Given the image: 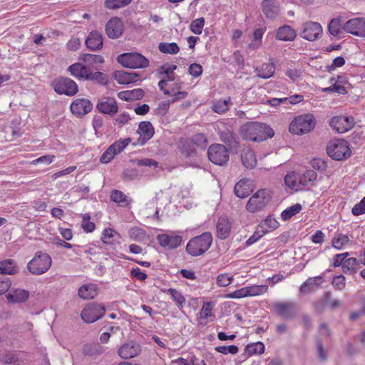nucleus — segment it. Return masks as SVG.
<instances>
[{
  "label": "nucleus",
  "mask_w": 365,
  "mask_h": 365,
  "mask_svg": "<svg viewBox=\"0 0 365 365\" xmlns=\"http://www.w3.org/2000/svg\"><path fill=\"white\" fill-rule=\"evenodd\" d=\"M240 135L245 140L260 142L273 137L274 132L264 123L248 122L241 127Z\"/></svg>",
  "instance_id": "obj_1"
},
{
  "label": "nucleus",
  "mask_w": 365,
  "mask_h": 365,
  "mask_svg": "<svg viewBox=\"0 0 365 365\" xmlns=\"http://www.w3.org/2000/svg\"><path fill=\"white\" fill-rule=\"evenodd\" d=\"M212 243V235L206 232L192 238L186 245V252L193 257L200 256L209 250Z\"/></svg>",
  "instance_id": "obj_2"
},
{
  "label": "nucleus",
  "mask_w": 365,
  "mask_h": 365,
  "mask_svg": "<svg viewBox=\"0 0 365 365\" xmlns=\"http://www.w3.org/2000/svg\"><path fill=\"white\" fill-rule=\"evenodd\" d=\"M51 264L52 259L50 255L38 251L27 264V269L31 274L40 275L46 272L51 268Z\"/></svg>",
  "instance_id": "obj_3"
},
{
  "label": "nucleus",
  "mask_w": 365,
  "mask_h": 365,
  "mask_svg": "<svg viewBox=\"0 0 365 365\" xmlns=\"http://www.w3.org/2000/svg\"><path fill=\"white\" fill-rule=\"evenodd\" d=\"M315 127L314 117L312 114H304L296 117L289 125V131L296 135L310 132Z\"/></svg>",
  "instance_id": "obj_4"
},
{
  "label": "nucleus",
  "mask_w": 365,
  "mask_h": 365,
  "mask_svg": "<svg viewBox=\"0 0 365 365\" xmlns=\"http://www.w3.org/2000/svg\"><path fill=\"white\" fill-rule=\"evenodd\" d=\"M327 152L329 156L335 160H344L351 155L348 142L344 140H334L329 142Z\"/></svg>",
  "instance_id": "obj_5"
},
{
  "label": "nucleus",
  "mask_w": 365,
  "mask_h": 365,
  "mask_svg": "<svg viewBox=\"0 0 365 365\" xmlns=\"http://www.w3.org/2000/svg\"><path fill=\"white\" fill-rule=\"evenodd\" d=\"M118 61L124 67L144 68L148 66L149 61L138 53H125L118 57Z\"/></svg>",
  "instance_id": "obj_6"
},
{
  "label": "nucleus",
  "mask_w": 365,
  "mask_h": 365,
  "mask_svg": "<svg viewBox=\"0 0 365 365\" xmlns=\"http://www.w3.org/2000/svg\"><path fill=\"white\" fill-rule=\"evenodd\" d=\"M270 200L269 191L265 189L259 190L250 198L246 208L251 212L262 210Z\"/></svg>",
  "instance_id": "obj_7"
},
{
  "label": "nucleus",
  "mask_w": 365,
  "mask_h": 365,
  "mask_svg": "<svg viewBox=\"0 0 365 365\" xmlns=\"http://www.w3.org/2000/svg\"><path fill=\"white\" fill-rule=\"evenodd\" d=\"M106 308L103 304L91 303L81 312V317L86 323H93L104 316Z\"/></svg>",
  "instance_id": "obj_8"
},
{
  "label": "nucleus",
  "mask_w": 365,
  "mask_h": 365,
  "mask_svg": "<svg viewBox=\"0 0 365 365\" xmlns=\"http://www.w3.org/2000/svg\"><path fill=\"white\" fill-rule=\"evenodd\" d=\"M52 86L57 93L68 96H74L78 91L76 83L69 78L61 77L56 79Z\"/></svg>",
  "instance_id": "obj_9"
},
{
  "label": "nucleus",
  "mask_w": 365,
  "mask_h": 365,
  "mask_svg": "<svg viewBox=\"0 0 365 365\" xmlns=\"http://www.w3.org/2000/svg\"><path fill=\"white\" fill-rule=\"evenodd\" d=\"M209 160L214 164L223 165L229 160V153L223 145L212 144L207 150Z\"/></svg>",
  "instance_id": "obj_10"
},
{
  "label": "nucleus",
  "mask_w": 365,
  "mask_h": 365,
  "mask_svg": "<svg viewBox=\"0 0 365 365\" xmlns=\"http://www.w3.org/2000/svg\"><path fill=\"white\" fill-rule=\"evenodd\" d=\"M323 32L321 24L318 22L307 21L303 24L300 36L309 41H314L319 38Z\"/></svg>",
  "instance_id": "obj_11"
},
{
  "label": "nucleus",
  "mask_w": 365,
  "mask_h": 365,
  "mask_svg": "<svg viewBox=\"0 0 365 365\" xmlns=\"http://www.w3.org/2000/svg\"><path fill=\"white\" fill-rule=\"evenodd\" d=\"M274 311L284 319H294L299 312V307L292 301L274 302L273 304Z\"/></svg>",
  "instance_id": "obj_12"
},
{
  "label": "nucleus",
  "mask_w": 365,
  "mask_h": 365,
  "mask_svg": "<svg viewBox=\"0 0 365 365\" xmlns=\"http://www.w3.org/2000/svg\"><path fill=\"white\" fill-rule=\"evenodd\" d=\"M355 124V121L351 116L337 115L333 117L329 122L330 126L333 130L339 133H344L351 130Z\"/></svg>",
  "instance_id": "obj_13"
},
{
  "label": "nucleus",
  "mask_w": 365,
  "mask_h": 365,
  "mask_svg": "<svg viewBox=\"0 0 365 365\" xmlns=\"http://www.w3.org/2000/svg\"><path fill=\"white\" fill-rule=\"evenodd\" d=\"M130 142V138H125L120 140L113 143L109 148L103 153L100 158L102 163H108L113 159L115 155L120 153Z\"/></svg>",
  "instance_id": "obj_14"
},
{
  "label": "nucleus",
  "mask_w": 365,
  "mask_h": 365,
  "mask_svg": "<svg viewBox=\"0 0 365 365\" xmlns=\"http://www.w3.org/2000/svg\"><path fill=\"white\" fill-rule=\"evenodd\" d=\"M157 240L161 247L168 250H174L178 248L182 242V237L173 232L165 234H159L157 236Z\"/></svg>",
  "instance_id": "obj_15"
},
{
  "label": "nucleus",
  "mask_w": 365,
  "mask_h": 365,
  "mask_svg": "<svg viewBox=\"0 0 365 365\" xmlns=\"http://www.w3.org/2000/svg\"><path fill=\"white\" fill-rule=\"evenodd\" d=\"M343 29L354 36L365 37V18H354L347 21Z\"/></svg>",
  "instance_id": "obj_16"
},
{
  "label": "nucleus",
  "mask_w": 365,
  "mask_h": 365,
  "mask_svg": "<svg viewBox=\"0 0 365 365\" xmlns=\"http://www.w3.org/2000/svg\"><path fill=\"white\" fill-rule=\"evenodd\" d=\"M137 133L140 137L137 140V145H143L153 136L155 131L152 123L149 121H142L139 123Z\"/></svg>",
  "instance_id": "obj_17"
},
{
  "label": "nucleus",
  "mask_w": 365,
  "mask_h": 365,
  "mask_svg": "<svg viewBox=\"0 0 365 365\" xmlns=\"http://www.w3.org/2000/svg\"><path fill=\"white\" fill-rule=\"evenodd\" d=\"M96 108L101 113L109 115H113L118 110L115 99L110 97H106L99 100L96 105Z\"/></svg>",
  "instance_id": "obj_18"
},
{
  "label": "nucleus",
  "mask_w": 365,
  "mask_h": 365,
  "mask_svg": "<svg viewBox=\"0 0 365 365\" xmlns=\"http://www.w3.org/2000/svg\"><path fill=\"white\" fill-rule=\"evenodd\" d=\"M123 31V24L119 18L110 19L106 25V32L110 38L115 39L120 37Z\"/></svg>",
  "instance_id": "obj_19"
},
{
  "label": "nucleus",
  "mask_w": 365,
  "mask_h": 365,
  "mask_svg": "<svg viewBox=\"0 0 365 365\" xmlns=\"http://www.w3.org/2000/svg\"><path fill=\"white\" fill-rule=\"evenodd\" d=\"M93 108L91 102L85 98H77L71 105V112L78 116H83L91 112Z\"/></svg>",
  "instance_id": "obj_20"
},
{
  "label": "nucleus",
  "mask_w": 365,
  "mask_h": 365,
  "mask_svg": "<svg viewBox=\"0 0 365 365\" xmlns=\"http://www.w3.org/2000/svg\"><path fill=\"white\" fill-rule=\"evenodd\" d=\"M141 351L140 346L135 341H129L122 345L118 349V354L123 359L136 356Z\"/></svg>",
  "instance_id": "obj_21"
},
{
  "label": "nucleus",
  "mask_w": 365,
  "mask_h": 365,
  "mask_svg": "<svg viewBox=\"0 0 365 365\" xmlns=\"http://www.w3.org/2000/svg\"><path fill=\"white\" fill-rule=\"evenodd\" d=\"M262 10L267 18L274 19L279 14V5L277 0H263Z\"/></svg>",
  "instance_id": "obj_22"
},
{
  "label": "nucleus",
  "mask_w": 365,
  "mask_h": 365,
  "mask_svg": "<svg viewBox=\"0 0 365 365\" xmlns=\"http://www.w3.org/2000/svg\"><path fill=\"white\" fill-rule=\"evenodd\" d=\"M103 43V36L98 31L89 33L86 40V45L90 50L96 51L102 48Z\"/></svg>",
  "instance_id": "obj_23"
},
{
  "label": "nucleus",
  "mask_w": 365,
  "mask_h": 365,
  "mask_svg": "<svg viewBox=\"0 0 365 365\" xmlns=\"http://www.w3.org/2000/svg\"><path fill=\"white\" fill-rule=\"evenodd\" d=\"M216 230L217 237L220 240H225L230 236L231 231V222L227 217H220L218 219Z\"/></svg>",
  "instance_id": "obj_24"
},
{
  "label": "nucleus",
  "mask_w": 365,
  "mask_h": 365,
  "mask_svg": "<svg viewBox=\"0 0 365 365\" xmlns=\"http://www.w3.org/2000/svg\"><path fill=\"white\" fill-rule=\"evenodd\" d=\"M68 70L73 77L79 80L82 79L86 81H87L89 72L91 71L88 67L83 65L81 63H75L71 65Z\"/></svg>",
  "instance_id": "obj_25"
},
{
  "label": "nucleus",
  "mask_w": 365,
  "mask_h": 365,
  "mask_svg": "<svg viewBox=\"0 0 365 365\" xmlns=\"http://www.w3.org/2000/svg\"><path fill=\"white\" fill-rule=\"evenodd\" d=\"M323 282L321 276L310 277L301 285L299 290L304 294L313 292L321 286Z\"/></svg>",
  "instance_id": "obj_26"
},
{
  "label": "nucleus",
  "mask_w": 365,
  "mask_h": 365,
  "mask_svg": "<svg viewBox=\"0 0 365 365\" xmlns=\"http://www.w3.org/2000/svg\"><path fill=\"white\" fill-rule=\"evenodd\" d=\"M114 78L120 84H129L137 81L139 75L135 72H125L123 71H116L114 73Z\"/></svg>",
  "instance_id": "obj_27"
},
{
  "label": "nucleus",
  "mask_w": 365,
  "mask_h": 365,
  "mask_svg": "<svg viewBox=\"0 0 365 365\" xmlns=\"http://www.w3.org/2000/svg\"><path fill=\"white\" fill-rule=\"evenodd\" d=\"M297 34L290 26L284 25L278 29L276 38L284 41H292L296 38Z\"/></svg>",
  "instance_id": "obj_28"
},
{
  "label": "nucleus",
  "mask_w": 365,
  "mask_h": 365,
  "mask_svg": "<svg viewBox=\"0 0 365 365\" xmlns=\"http://www.w3.org/2000/svg\"><path fill=\"white\" fill-rule=\"evenodd\" d=\"M101 239L104 244L115 245L120 244V235L113 229L106 228L103 231Z\"/></svg>",
  "instance_id": "obj_29"
},
{
  "label": "nucleus",
  "mask_w": 365,
  "mask_h": 365,
  "mask_svg": "<svg viewBox=\"0 0 365 365\" xmlns=\"http://www.w3.org/2000/svg\"><path fill=\"white\" fill-rule=\"evenodd\" d=\"M98 294V287L94 284L82 285L78 289V296L83 299H93Z\"/></svg>",
  "instance_id": "obj_30"
},
{
  "label": "nucleus",
  "mask_w": 365,
  "mask_h": 365,
  "mask_svg": "<svg viewBox=\"0 0 365 365\" xmlns=\"http://www.w3.org/2000/svg\"><path fill=\"white\" fill-rule=\"evenodd\" d=\"M29 292L24 289H14L6 295L7 301L9 303H21L27 300Z\"/></svg>",
  "instance_id": "obj_31"
},
{
  "label": "nucleus",
  "mask_w": 365,
  "mask_h": 365,
  "mask_svg": "<svg viewBox=\"0 0 365 365\" xmlns=\"http://www.w3.org/2000/svg\"><path fill=\"white\" fill-rule=\"evenodd\" d=\"M143 96L144 91L140 88L120 91L118 93V96L119 98L126 101L140 99L143 97Z\"/></svg>",
  "instance_id": "obj_32"
},
{
  "label": "nucleus",
  "mask_w": 365,
  "mask_h": 365,
  "mask_svg": "<svg viewBox=\"0 0 365 365\" xmlns=\"http://www.w3.org/2000/svg\"><path fill=\"white\" fill-rule=\"evenodd\" d=\"M235 194L240 198H245L249 196L251 189L248 180H241L235 186Z\"/></svg>",
  "instance_id": "obj_33"
},
{
  "label": "nucleus",
  "mask_w": 365,
  "mask_h": 365,
  "mask_svg": "<svg viewBox=\"0 0 365 365\" xmlns=\"http://www.w3.org/2000/svg\"><path fill=\"white\" fill-rule=\"evenodd\" d=\"M104 351L105 348L98 343L86 344L83 348V354L85 356H99Z\"/></svg>",
  "instance_id": "obj_34"
},
{
  "label": "nucleus",
  "mask_w": 365,
  "mask_h": 365,
  "mask_svg": "<svg viewBox=\"0 0 365 365\" xmlns=\"http://www.w3.org/2000/svg\"><path fill=\"white\" fill-rule=\"evenodd\" d=\"M16 272H18V267L13 259H8L0 262V275H11Z\"/></svg>",
  "instance_id": "obj_35"
},
{
  "label": "nucleus",
  "mask_w": 365,
  "mask_h": 365,
  "mask_svg": "<svg viewBox=\"0 0 365 365\" xmlns=\"http://www.w3.org/2000/svg\"><path fill=\"white\" fill-rule=\"evenodd\" d=\"M241 159L242 164L249 169L255 168L257 164L255 154L250 149H246L242 151Z\"/></svg>",
  "instance_id": "obj_36"
},
{
  "label": "nucleus",
  "mask_w": 365,
  "mask_h": 365,
  "mask_svg": "<svg viewBox=\"0 0 365 365\" xmlns=\"http://www.w3.org/2000/svg\"><path fill=\"white\" fill-rule=\"evenodd\" d=\"M257 76L264 79H267L273 76L275 68L273 63H263L259 68H257Z\"/></svg>",
  "instance_id": "obj_37"
},
{
  "label": "nucleus",
  "mask_w": 365,
  "mask_h": 365,
  "mask_svg": "<svg viewBox=\"0 0 365 365\" xmlns=\"http://www.w3.org/2000/svg\"><path fill=\"white\" fill-rule=\"evenodd\" d=\"M279 222L277 220L272 217L268 216L264 221H262L259 225V229L263 234L268 232L270 230H275L278 227Z\"/></svg>",
  "instance_id": "obj_38"
},
{
  "label": "nucleus",
  "mask_w": 365,
  "mask_h": 365,
  "mask_svg": "<svg viewBox=\"0 0 365 365\" xmlns=\"http://www.w3.org/2000/svg\"><path fill=\"white\" fill-rule=\"evenodd\" d=\"M359 261L355 257H350L344 260L342 264V271L345 274H354L357 271Z\"/></svg>",
  "instance_id": "obj_39"
},
{
  "label": "nucleus",
  "mask_w": 365,
  "mask_h": 365,
  "mask_svg": "<svg viewBox=\"0 0 365 365\" xmlns=\"http://www.w3.org/2000/svg\"><path fill=\"white\" fill-rule=\"evenodd\" d=\"M329 299L330 292H324L320 299L312 303L314 311L317 313H322L324 311L325 307L327 305V300Z\"/></svg>",
  "instance_id": "obj_40"
},
{
  "label": "nucleus",
  "mask_w": 365,
  "mask_h": 365,
  "mask_svg": "<svg viewBox=\"0 0 365 365\" xmlns=\"http://www.w3.org/2000/svg\"><path fill=\"white\" fill-rule=\"evenodd\" d=\"M231 104L230 97L226 99H220L213 103L212 110L217 113H224L229 110Z\"/></svg>",
  "instance_id": "obj_41"
},
{
  "label": "nucleus",
  "mask_w": 365,
  "mask_h": 365,
  "mask_svg": "<svg viewBox=\"0 0 365 365\" xmlns=\"http://www.w3.org/2000/svg\"><path fill=\"white\" fill-rule=\"evenodd\" d=\"M165 293L170 294L173 299V300L176 303L177 306L179 308H182L185 304V298L184 296L177 289L173 288H170L168 289L163 291Z\"/></svg>",
  "instance_id": "obj_42"
},
{
  "label": "nucleus",
  "mask_w": 365,
  "mask_h": 365,
  "mask_svg": "<svg viewBox=\"0 0 365 365\" xmlns=\"http://www.w3.org/2000/svg\"><path fill=\"white\" fill-rule=\"evenodd\" d=\"M264 351V346L262 342L258 341L255 343H251L246 346L245 349V354L248 356L254 354H261Z\"/></svg>",
  "instance_id": "obj_43"
},
{
  "label": "nucleus",
  "mask_w": 365,
  "mask_h": 365,
  "mask_svg": "<svg viewBox=\"0 0 365 365\" xmlns=\"http://www.w3.org/2000/svg\"><path fill=\"white\" fill-rule=\"evenodd\" d=\"M110 199L112 201L120 204L121 206H126L130 203L128 196L118 190L111 192Z\"/></svg>",
  "instance_id": "obj_44"
},
{
  "label": "nucleus",
  "mask_w": 365,
  "mask_h": 365,
  "mask_svg": "<svg viewBox=\"0 0 365 365\" xmlns=\"http://www.w3.org/2000/svg\"><path fill=\"white\" fill-rule=\"evenodd\" d=\"M80 59L88 65L101 64L104 62V59L102 56L89 53H84L81 55Z\"/></svg>",
  "instance_id": "obj_45"
},
{
  "label": "nucleus",
  "mask_w": 365,
  "mask_h": 365,
  "mask_svg": "<svg viewBox=\"0 0 365 365\" xmlns=\"http://www.w3.org/2000/svg\"><path fill=\"white\" fill-rule=\"evenodd\" d=\"M158 49L160 52L168 54H176L180 51V48L176 43H160Z\"/></svg>",
  "instance_id": "obj_46"
},
{
  "label": "nucleus",
  "mask_w": 365,
  "mask_h": 365,
  "mask_svg": "<svg viewBox=\"0 0 365 365\" xmlns=\"http://www.w3.org/2000/svg\"><path fill=\"white\" fill-rule=\"evenodd\" d=\"M302 210V205L299 203L295 204L287 209H285L281 213V217L283 220H287L290 219L292 216L299 213Z\"/></svg>",
  "instance_id": "obj_47"
},
{
  "label": "nucleus",
  "mask_w": 365,
  "mask_h": 365,
  "mask_svg": "<svg viewBox=\"0 0 365 365\" xmlns=\"http://www.w3.org/2000/svg\"><path fill=\"white\" fill-rule=\"evenodd\" d=\"M131 1L132 0H106L105 6L109 9H118L128 6Z\"/></svg>",
  "instance_id": "obj_48"
},
{
  "label": "nucleus",
  "mask_w": 365,
  "mask_h": 365,
  "mask_svg": "<svg viewBox=\"0 0 365 365\" xmlns=\"http://www.w3.org/2000/svg\"><path fill=\"white\" fill-rule=\"evenodd\" d=\"M317 178V173L313 170H308L299 178L300 184L307 185L309 182H314Z\"/></svg>",
  "instance_id": "obj_49"
},
{
  "label": "nucleus",
  "mask_w": 365,
  "mask_h": 365,
  "mask_svg": "<svg viewBox=\"0 0 365 365\" xmlns=\"http://www.w3.org/2000/svg\"><path fill=\"white\" fill-rule=\"evenodd\" d=\"M349 242V238L346 235L337 234L332 240V245L334 248L341 250Z\"/></svg>",
  "instance_id": "obj_50"
},
{
  "label": "nucleus",
  "mask_w": 365,
  "mask_h": 365,
  "mask_svg": "<svg viewBox=\"0 0 365 365\" xmlns=\"http://www.w3.org/2000/svg\"><path fill=\"white\" fill-rule=\"evenodd\" d=\"M249 297H255L264 294L268 290V286L266 284L262 285H251L247 286Z\"/></svg>",
  "instance_id": "obj_51"
},
{
  "label": "nucleus",
  "mask_w": 365,
  "mask_h": 365,
  "mask_svg": "<svg viewBox=\"0 0 365 365\" xmlns=\"http://www.w3.org/2000/svg\"><path fill=\"white\" fill-rule=\"evenodd\" d=\"M91 216L89 214L82 215L81 227L86 232H92L96 229L94 222L90 221Z\"/></svg>",
  "instance_id": "obj_52"
},
{
  "label": "nucleus",
  "mask_w": 365,
  "mask_h": 365,
  "mask_svg": "<svg viewBox=\"0 0 365 365\" xmlns=\"http://www.w3.org/2000/svg\"><path fill=\"white\" fill-rule=\"evenodd\" d=\"M205 26V19L202 17L192 21L190 25V31L195 34H201Z\"/></svg>",
  "instance_id": "obj_53"
},
{
  "label": "nucleus",
  "mask_w": 365,
  "mask_h": 365,
  "mask_svg": "<svg viewBox=\"0 0 365 365\" xmlns=\"http://www.w3.org/2000/svg\"><path fill=\"white\" fill-rule=\"evenodd\" d=\"M341 28V19L336 18L330 21L328 29L331 35L336 36L339 34Z\"/></svg>",
  "instance_id": "obj_54"
},
{
  "label": "nucleus",
  "mask_w": 365,
  "mask_h": 365,
  "mask_svg": "<svg viewBox=\"0 0 365 365\" xmlns=\"http://www.w3.org/2000/svg\"><path fill=\"white\" fill-rule=\"evenodd\" d=\"M87 81H93L101 84H106L108 79L106 74L99 71L93 72L91 70Z\"/></svg>",
  "instance_id": "obj_55"
},
{
  "label": "nucleus",
  "mask_w": 365,
  "mask_h": 365,
  "mask_svg": "<svg viewBox=\"0 0 365 365\" xmlns=\"http://www.w3.org/2000/svg\"><path fill=\"white\" fill-rule=\"evenodd\" d=\"M332 287L338 290L342 291L346 287V278L344 275L339 274L334 277L331 281Z\"/></svg>",
  "instance_id": "obj_56"
},
{
  "label": "nucleus",
  "mask_w": 365,
  "mask_h": 365,
  "mask_svg": "<svg viewBox=\"0 0 365 365\" xmlns=\"http://www.w3.org/2000/svg\"><path fill=\"white\" fill-rule=\"evenodd\" d=\"M317 346V354L322 362H325L328 359L327 349L323 346L322 342L320 340H317L316 343Z\"/></svg>",
  "instance_id": "obj_57"
},
{
  "label": "nucleus",
  "mask_w": 365,
  "mask_h": 365,
  "mask_svg": "<svg viewBox=\"0 0 365 365\" xmlns=\"http://www.w3.org/2000/svg\"><path fill=\"white\" fill-rule=\"evenodd\" d=\"M247 287H242L235 292L226 294V298L228 299H240L249 297Z\"/></svg>",
  "instance_id": "obj_58"
},
{
  "label": "nucleus",
  "mask_w": 365,
  "mask_h": 365,
  "mask_svg": "<svg viewBox=\"0 0 365 365\" xmlns=\"http://www.w3.org/2000/svg\"><path fill=\"white\" fill-rule=\"evenodd\" d=\"M130 119L131 118L129 114L127 112H123L114 118L113 124L118 127H123L128 123Z\"/></svg>",
  "instance_id": "obj_59"
},
{
  "label": "nucleus",
  "mask_w": 365,
  "mask_h": 365,
  "mask_svg": "<svg viewBox=\"0 0 365 365\" xmlns=\"http://www.w3.org/2000/svg\"><path fill=\"white\" fill-rule=\"evenodd\" d=\"M192 142L202 149L207 146V138L202 133H197L194 135L192 138Z\"/></svg>",
  "instance_id": "obj_60"
},
{
  "label": "nucleus",
  "mask_w": 365,
  "mask_h": 365,
  "mask_svg": "<svg viewBox=\"0 0 365 365\" xmlns=\"http://www.w3.org/2000/svg\"><path fill=\"white\" fill-rule=\"evenodd\" d=\"M215 351L218 353H221L223 354H235L238 352V347L235 345H230V346H219L215 348Z\"/></svg>",
  "instance_id": "obj_61"
},
{
  "label": "nucleus",
  "mask_w": 365,
  "mask_h": 365,
  "mask_svg": "<svg viewBox=\"0 0 365 365\" xmlns=\"http://www.w3.org/2000/svg\"><path fill=\"white\" fill-rule=\"evenodd\" d=\"M234 278L228 274H221L217 277V284L219 287H227L232 283Z\"/></svg>",
  "instance_id": "obj_62"
},
{
  "label": "nucleus",
  "mask_w": 365,
  "mask_h": 365,
  "mask_svg": "<svg viewBox=\"0 0 365 365\" xmlns=\"http://www.w3.org/2000/svg\"><path fill=\"white\" fill-rule=\"evenodd\" d=\"M123 179L125 180H133L139 178L140 174L135 168H127L123 172Z\"/></svg>",
  "instance_id": "obj_63"
},
{
  "label": "nucleus",
  "mask_w": 365,
  "mask_h": 365,
  "mask_svg": "<svg viewBox=\"0 0 365 365\" xmlns=\"http://www.w3.org/2000/svg\"><path fill=\"white\" fill-rule=\"evenodd\" d=\"M351 212L355 216H359L365 213V196L357 204H356L351 210Z\"/></svg>",
  "instance_id": "obj_64"
}]
</instances>
